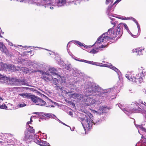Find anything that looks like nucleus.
<instances>
[{"label": "nucleus", "mask_w": 146, "mask_h": 146, "mask_svg": "<svg viewBox=\"0 0 146 146\" xmlns=\"http://www.w3.org/2000/svg\"><path fill=\"white\" fill-rule=\"evenodd\" d=\"M85 88L86 89V94L84 96H82V95L76 93L69 94V98L79 100H82L85 102H88L89 103L87 104V105L90 106L95 104L96 99L103 98L110 92L115 94L119 91V87L117 86L105 90H102L98 86H96L90 82L86 83Z\"/></svg>", "instance_id": "1"}, {"label": "nucleus", "mask_w": 146, "mask_h": 146, "mask_svg": "<svg viewBox=\"0 0 146 146\" xmlns=\"http://www.w3.org/2000/svg\"><path fill=\"white\" fill-rule=\"evenodd\" d=\"M123 27L127 31H129L127 25L122 23H120L113 31L112 29H110L108 32L103 33L98 38L95 44L96 45L98 46V47L91 51L90 52L94 53L98 52L100 50H102V48L106 47V46L104 45L103 43L106 42L107 40L115 37H117V38L120 37L123 34Z\"/></svg>", "instance_id": "2"}, {"label": "nucleus", "mask_w": 146, "mask_h": 146, "mask_svg": "<svg viewBox=\"0 0 146 146\" xmlns=\"http://www.w3.org/2000/svg\"><path fill=\"white\" fill-rule=\"evenodd\" d=\"M48 70V73L43 72L39 70H36L35 72H40L43 75L45 76L42 77V79L47 82L52 80V82L54 84H55L59 88H60L61 86H59V84L57 83L58 80H61L62 83H63V82L65 83L66 80L65 77H61L60 76H59L58 74V72L54 68H51L49 69Z\"/></svg>", "instance_id": "3"}, {"label": "nucleus", "mask_w": 146, "mask_h": 146, "mask_svg": "<svg viewBox=\"0 0 146 146\" xmlns=\"http://www.w3.org/2000/svg\"><path fill=\"white\" fill-rule=\"evenodd\" d=\"M146 75V72L145 68L140 67L138 68V71L135 72H128L125 75L126 78L130 81L133 83L139 82L141 83L143 82L145 76Z\"/></svg>", "instance_id": "4"}, {"label": "nucleus", "mask_w": 146, "mask_h": 146, "mask_svg": "<svg viewBox=\"0 0 146 146\" xmlns=\"http://www.w3.org/2000/svg\"><path fill=\"white\" fill-rule=\"evenodd\" d=\"M91 114L90 113L89 115H85V117L80 119L81 123L85 130L89 129L91 128L93 124L97 125L99 124L101 121L104 120L105 118V116H102L100 119H97L96 121L92 120L90 116Z\"/></svg>", "instance_id": "5"}, {"label": "nucleus", "mask_w": 146, "mask_h": 146, "mask_svg": "<svg viewBox=\"0 0 146 146\" xmlns=\"http://www.w3.org/2000/svg\"><path fill=\"white\" fill-rule=\"evenodd\" d=\"M16 70L13 64L7 65L6 64L3 63L1 62L0 63V70H6V71H14ZM12 80L8 78L7 77L0 74V83H6L10 84H13V83H11Z\"/></svg>", "instance_id": "6"}, {"label": "nucleus", "mask_w": 146, "mask_h": 146, "mask_svg": "<svg viewBox=\"0 0 146 146\" xmlns=\"http://www.w3.org/2000/svg\"><path fill=\"white\" fill-rule=\"evenodd\" d=\"M117 105L127 115L132 113H139L141 110V108L139 106V104L136 102H133L130 107L128 108H125L120 104H117L116 106Z\"/></svg>", "instance_id": "7"}, {"label": "nucleus", "mask_w": 146, "mask_h": 146, "mask_svg": "<svg viewBox=\"0 0 146 146\" xmlns=\"http://www.w3.org/2000/svg\"><path fill=\"white\" fill-rule=\"evenodd\" d=\"M35 133V130L33 127L29 125L25 132V137L26 140L29 141V140L32 141V140H33V141L36 143L35 141L36 139L38 140L40 143H43V141L41 142L38 136H37Z\"/></svg>", "instance_id": "8"}, {"label": "nucleus", "mask_w": 146, "mask_h": 146, "mask_svg": "<svg viewBox=\"0 0 146 146\" xmlns=\"http://www.w3.org/2000/svg\"><path fill=\"white\" fill-rule=\"evenodd\" d=\"M80 61L85 63L96 65L97 66L108 68L114 70L116 72L118 76V78L119 80H121L122 79L121 74L120 71L115 67L112 66L111 64H102L101 63H97L93 61H89L87 60H80Z\"/></svg>", "instance_id": "9"}, {"label": "nucleus", "mask_w": 146, "mask_h": 146, "mask_svg": "<svg viewBox=\"0 0 146 146\" xmlns=\"http://www.w3.org/2000/svg\"><path fill=\"white\" fill-rule=\"evenodd\" d=\"M54 55H56V57L57 56V57H56V59L60 65L61 67H64L66 69L69 70L71 75L74 76L76 75V74L78 72L76 68H72L70 64H65L63 61L61 60L60 56L57 54H55Z\"/></svg>", "instance_id": "10"}, {"label": "nucleus", "mask_w": 146, "mask_h": 146, "mask_svg": "<svg viewBox=\"0 0 146 146\" xmlns=\"http://www.w3.org/2000/svg\"><path fill=\"white\" fill-rule=\"evenodd\" d=\"M72 42H73V43H74V44H76V45H77V46H79V47H81L83 49H84V48H86V49H88V48H91L92 47V46H95V47L92 49V50H86V51H87L88 52H89V53H92V54H96V53H91L90 52V51L94 49H95L97 47H98V46H97V45H96L95 44V43H95L93 44V45L92 46H86V45L84 44H83V43H81V42H80L79 41H77V40H73L72 41ZM98 52H97L98 53Z\"/></svg>", "instance_id": "11"}, {"label": "nucleus", "mask_w": 146, "mask_h": 146, "mask_svg": "<svg viewBox=\"0 0 146 146\" xmlns=\"http://www.w3.org/2000/svg\"><path fill=\"white\" fill-rule=\"evenodd\" d=\"M30 99L34 103L36 104V105L42 106L45 105L46 103L44 101L34 95H31Z\"/></svg>", "instance_id": "12"}, {"label": "nucleus", "mask_w": 146, "mask_h": 146, "mask_svg": "<svg viewBox=\"0 0 146 146\" xmlns=\"http://www.w3.org/2000/svg\"><path fill=\"white\" fill-rule=\"evenodd\" d=\"M113 0H106L105 3L106 5H108L110 4V5L108 6V9H107V13L108 15L109 16L110 15V13L113 11H114V8L113 7V6H114V7H115L116 6V4H116L114 5H113V4H111L112 3H113Z\"/></svg>", "instance_id": "13"}, {"label": "nucleus", "mask_w": 146, "mask_h": 146, "mask_svg": "<svg viewBox=\"0 0 146 146\" xmlns=\"http://www.w3.org/2000/svg\"><path fill=\"white\" fill-rule=\"evenodd\" d=\"M106 108V107H104L103 106H100L97 111L93 110L92 111L94 114H95L96 115H97L98 117L99 116L101 115V114L105 112V110Z\"/></svg>", "instance_id": "14"}, {"label": "nucleus", "mask_w": 146, "mask_h": 146, "mask_svg": "<svg viewBox=\"0 0 146 146\" xmlns=\"http://www.w3.org/2000/svg\"><path fill=\"white\" fill-rule=\"evenodd\" d=\"M34 114H37L39 117H48L49 118H54L55 115L52 113H48L43 112H35L33 113Z\"/></svg>", "instance_id": "15"}, {"label": "nucleus", "mask_w": 146, "mask_h": 146, "mask_svg": "<svg viewBox=\"0 0 146 146\" xmlns=\"http://www.w3.org/2000/svg\"><path fill=\"white\" fill-rule=\"evenodd\" d=\"M144 50V48L143 47H139L132 50L133 52H135L138 55H140L142 54L143 51Z\"/></svg>", "instance_id": "16"}, {"label": "nucleus", "mask_w": 146, "mask_h": 146, "mask_svg": "<svg viewBox=\"0 0 146 146\" xmlns=\"http://www.w3.org/2000/svg\"><path fill=\"white\" fill-rule=\"evenodd\" d=\"M146 139L142 137L141 139L136 144L135 146H146Z\"/></svg>", "instance_id": "17"}, {"label": "nucleus", "mask_w": 146, "mask_h": 146, "mask_svg": "<svg viewBox=\"0 0 146 146\" xmlns=\"http://www.w3.org/2000/svg\"><path fill=\"white\" fill-rule=\"evenodd\" d=\"M0 50H1L2 52L4 53L5 54H7V53L8 51L7 48L1 42H0Z\"/></svg>", "instance_id": "18"}, {"label": "nucleus", "mask_w": 146, "mask_h": 146, "mask_svg": "<svg viewBox=\"0 0 146 146\" xmlns=\"http://www.w3.org/2000/svg\"><path fill=\"white\" fill-rule=\"evenodd\" d=\"M111 13V12L110 13V15L109 16L108 15V16L110 18V19L111 20V21H110L112 25H113V28H112V31H113V30L115 29H114V27L115 26L116 23V21H114L115 19L114 18L111 17H113V16L112 15V14Z\"/></svg>", "instance_id": "19"}, {"label": "nucleus", "mask_w": 146, "mask_h": 146, "mask_svg": "<svg viewBox=\"0 0 146 146\" xmlns=\"http://www.w3.org/2000/svg\"><path fill=\"white\" fill-rule=\"evenodd\" d=\"M65 78L66 79V82L65 83H64L63 82V83H62V82L61 81V80H58V82H57V83L59 84V86H61V88H59L58 87V86H57L56 85H55V84H54V85H55L56 86H55V87H57L58 89H60L61 90V91H62V90H63V88H64L63 87V85H66V80H67V78L66 77H65Z\"/></svg>", "instance_id": "20"}, {"label": "nucleus", "mask_w": 146, "mask_h": 146, "mask_svg": "<svg viewBox=\"0 0 146 146\" xmlns=\"http://www.w3.org/2000/svg\"><path fill=\"white\" fill-rule=\"evenodd\" d=\"M19 95L22 96L23 98L30 99L31 94L28 93H23L19 94Z\"/></svg>", "instance_id": "21"}, {"label": "nucleus", "mask_w": 146, "mask_h": 146, "mask_svg": "<svg viewBox=\"0 0 146 146\" xmlns=\"http://www.w3.org/2000/svg\"><path fill=\"white\" fill-rule=\"evenodd\" d=\"M44 2L42 3H41L40 4L38 3H37L36 5H37L38 6H41V5H50L51 3H50V0H42Z\"/></svg>", "instance_id": "22"}, {"label": "nucleus", "mask_w": 146, "mask_h": 146, "mask_svg": "<svg viewBox=\"0 0 146 146\" xmlns=\"http://www.w3.org/2000/svg\"><path fill=\"white\" fill-rule=\"evenodd\" d=\"M35 141L36 143V144L41 146H50L49 143L46 141H43V143H40L39 141L37 140L36 139Z\"/></svg>", "instance_id": "23"}, {"label": "nucleus", "mask_w": 146, "mask_h": 146, "mask_svg": "<svg viewBox=\"0 0 146 146\" xmlns=\"http://www.w3.org/2000/svg\"><path fill=\"white\" fill-rule=\"evenodd\" d=\"M66 0H57L56 2V5L58 7L61 6L66 3Z\"/></svg>", "instance_id": "24"}, {"label": "nucleus", "mask_w": 146, "mask_h": 146, "mask_svg": "<svg viewBox=\"0 0 146 146\" xmlns=\"http://www.w3.org/2000/svg\"><path fill=\"white\" fill-rule=\"evenodd\" d=\"M131 19L136 24L138 29V33H140V28L139 24L135 19L132 18H131Z\"/></svg>", "instance_id": "25"}, {"label": "nucleus", "mask_w": 146, "mask_h": 146, "mask_svg": "<svg viewBox=\"0 0 146 146\" xmlns=\"http://www.w3.org/2000/svg\"><path fill=\"white\" fill-rule=\"evenodd\" d=\"M117 18H118L119 19L123 20H127L128 19H129L128 17L126 18L125 17L122 16H119L118 17H116Z\"/></svg>", "instance_id": "26"}, {"label": "nucleus", "mask_w": 146, "mask_h": 146, "mask_svg": "<svg viewBox=\"0 0 146 146\" xmlns=\"http://www.w3.org/2000/svg\"><path fill=\"white\" fill-rule=\"evenodd\" d=\"M26 106V105L24 103H22L21 104H19L18 106V107L20 108H22L25 107Z\"/></svg>", "instance_id": "27"}, {"label": "nucleus", "mask_w": 146, "mask_h": 146, "mask_svg": "<svg viewBox=\"0 0 146 146\" xmlns=\"http://www.w3.org/2000/svg\"><path fill=\"white\" fill-rule=\"evenodd\" d=\"M7 108V107L5 104L2 105L0 106V108L2 109H6Z\"/></svg>", "instance_id": "28"}, {"label": "nucleus", "mask_w": 146, "mask_h": 146, "mask_svg": "<svg viewBox=\"0 0 146 146\" xmlns=\"http://www.w3.org/2000/svg\"><path fill=\"white\" fill-rule=\"evenodd\" d=\"M139 102L142 104L144 105L145 106H146V103L145 102H143L142 100H139Z\"/></svg>", "instance_id": "29"}, {"label": "nucleus", "mask_w": 146, "mask_h": 146, "mask_svg": "<svg viewBox=\"0 0 146 146\" xmlns=\"http://www.w3.org/2000/svg\"><path fill=\"white\" fill-rule=\"evenodd\" d=\"M37 115V116H36V118H38V117H40L39 119V121H41V120L43 119H44V117H42V116L41 117L40 116V117H39L38 114H36Z\"/></svg>", "instance_id": "30"}, {"label": "nucleus", "mask_w": 146, "mask_h": 146, "mask_svg": "<svg viewBox=\"0 0 146 146\" xmlns=\"http://www.w3.org/2000/svg\"><path fill=\"white\" fill-rule=\"evenodd\" d=\"M36 66L35 67L36 68H38V67H41L42 66V64H37L35 65Z\"/></svg>", "instance_id": "31"}, {"label": "nucleus", "mask_w": 146, "mask_h": 146, "mask_svg": "<svg viewBox=\"0 0 146 146\" xmlns=\"http://www.w3.org/2000/svg\"><path fill=\"white\" fill-rule=\"evenodd\" d=\"M121 0H117L114 3H113V5H114L116 4H117L120 2Z\"/></svg>", "instance_id": "32"}, {"label": "nucleus", "mask_w": 146, "mask_h": 146, "mask_svg": "<svg viewBox=\"0 0 146 146\" xmlns=\"http://www.w3.org/2000/svg\"><path fill=\"white\" fill-rule=\"evenodd\" d=\"M54 119H55L56 120L58 121L60 123L61 122V121L58 118H57V117L55 115V117H54Z\"/></svg>", "instance_id": "33"}, {"label": "nucleus", "mask_w": 146, "mask_h": 146, "mask_svg": "<svg viewBox=\"0 0 146 146\" xmlns=\"http://www.w3.org/2000/svg\"><path fill=\"white\" fill-rule=\"evenodd\" d=\"M37 62H36L34 61L33 62H32V64H31V65H34V64H37Z\"/></svg>", "instance_id": "34"}, {"label": "nucleus", "mask_w": 146, "mask_h": 146, "mask_svg": "<svg viewBox=\"0 0 146 146\" xmlns=\"http://www.w3.org/2000/svg\"><path fill=\"white\" fill-rule=\"evenodd\" d=\"M68 114L71 116H72L73 113L72 111H70L68 112Z\"/></svg>", "instance_id": "35"}, {"label": "nucleus", "mask_w": 146, "mask_h": 146, "mask_svg": "<svg viewBox=\"0 0 146 146\" xmlns=\"http://www.w3.org/2000/svg\"><path fill=\"white\" fill-rule=\"evenodd\" d=\"M36 116H34V115H33L31 117V119H30V121L31 122H32V118H33V117H36Z\"/></svg>", "instance_id": "36"}, {"label": "nucleus", "mask_w": 146, "mask_h": 146, "mask_svg": "<svg viewBox=\"0 0 146 146\" xmlns=\"http://www.w3.org/2000/svg\"><path fill=\"white\" fill-rule=\"evenodd\" d=\"M64 93H65L66 94H68V93H70V92L69 91L68 92L67 91H65L64 90Z\"/></svg>", "instance_id": "37"}, {"label": "nucleus", "mask_w": 146, "mask_h": 146, "mask_svg": "<svg viewBox=\"0 0 146 146\" xmlns=\"http://www.w3.org/2000/svg\"><path fill=\"white\" fill-rule=\"evenodd\" d=\"M60 123L63 124V125H65L66 126H68V127H70L69 126L67 125L65 123H63V122H62V121H61V122H60Z\"/></svg>", "instance_id": "38"}, {"label": "nucleus", "mask_w": 146, "mask_h": 146, "mask_svg": "<svg viewBox=\"0 0 146 146\" xmlns=\"http://www.w3.org/2000/svg\"><path fill=\"white\" fill-rule=\"evenodd\" d=\"M75 59L77 61H80V62H82V61H80V60H82V59H80V60H77V59Z\"/></svg>", "instance_id": "39"}, {"label": "nucleus", "mask_w": 146, "mask_h": 146, "mask_svg": "<svg viewBox=\"0 0 146 146\" xmlns=\"http://www.w3.org/2000/svg\"><path fill=\"white\" fill-rule=\"evenodd\" d=\"M31 121H28L27 123V124H28V126L29 125V124H31Z\"/></svg>", "instance_id": "40"}, {"label": "nucleus", "mask_w": 146, "mask_h": 146, "mask_svg": "<svg viewBox=\"0 0 146 146\" xmlns=\"http://www.w3.org/2000/svg\"><path fill=\"white\" fill-rule=\"evenodd\" d=\"M31 52H32V51H29L28 52H25V53L26 54V53H29V52L31 53Z\"/></svg>", "instance_id": "41"}, {"label": "nucleus", "mask_w": 146, "mask_h": 146, "mask_svg": "<svg viewBox=\"0 0 146 146\" xmlns=\"http://www.w3.org/2000/svg\"><path fill=\"white\" fill-rule=\"evenodd\" d=\"M50 9H53V8H53V7H50Z\"/></svg>", "instance_id": "42"}, {"label": "nucleus", "mask_w": 146, "mask_h": 146, "mask_svg": "<svg viewBox=\"0 0 146 146\" xmlns=\"http://www.w3.org/2000/svg\"><path fill=\"white\" fill-rule=\"evenodd\" d=\"M69 43H68V44H67V50L68 49V46Z\"/></svg>", "instance_id": "43"}, {"label": "nucleus", "mask_w": 146, "mask_h": 146, "mask_svg": "<svg viewBox=\"0 0 146 146\" xmlns=\"http://www.w3.org/2000/svg\"><path fill=\"white\" fill-rule=\"evenodd\" d=\"M131 35L132 36L134 37V36H135V35H133L132 34H131Z\"/></svg>", "instance_id": "44"}, {"label": "nucleus", "mask_w": 146, "mask_h": 146, "mask_svg": "<svg viewBox=\"0 0 146 146\" xmlns=\"http://www.w3.org/2000/svg\"><path fill=\"white\" fill-rule=\"evenodd\" d=\"M0 37H2V36L1 35L0 33Z\"/></svg>", "instance_id": "45"}, {"label": "nucleus", "mask_w": 146, "mask_h": 146, "mask_svg": "<svg viewBox=\"0 0 146 146\" xmlns=\"http://www.w3.org/2000/svg\"><path fill=\"white\" fill-rule=\"evenodd\" d=\"M11 44H10V45H12V43H11Z\"/></svg>", "instance_id": "46"}, {"label": "nucleus", "mask_w": 146, "mask_h": 146, "mask_svg": "<svg viewBox=\"0 0 146 146\" xmlns=\"http://www.w3.org/2000/svg\"><path fill=\"white\" fill-rule=\"evenodd\" d=\"M49 54H50V55H51V53H49Z\"/></svg>", "instance_id": "47"}, {"label": "nucleus", "mask_w": 146, "mask_h": 146, "mask_svg": "<svg viewBox=\"0 0 146 146\" xmlns=\"http://www.w3.org/2000/svg\"><path fill=\"white\" fill-rule=\"evenodd\" d=\"M51 107H54V106H51Z\"/></svg>", "instance_id": "48"}, {"label": "nucleus", "mask_w": 146, "mask_h": 146, "mask_svg": "<svg viewBox=\"0 0 146 146\" xmlns=\"http://www.w3.org/2000/svg\"><path fill=\"white\" fill-rule=\"evenodd\" d=\"M70 129L71 130V131H72V130H71V127H70Z\"/></svg>", "instance_id": "49"}, {"label": "nucleus", "mask_w": 146, "mask_h": 146, "mask_svg": "<svg viewBox=\"0 0 146 146\" xmlns=\"http://www.w3.org/2000/svg\"><path fill=\"white\" fill-rule=\"evenodd\" d=\"M74 71H72V72H74Z\"/></svg>", "instance_id": "50"}, {"label": "nucleus", "mask_w": 146, "mask_h": 146, "mask_svg": "<svg viewBox=\"0 0 146 146\" xmlns=\"http://www.w3.org/2000/svg\"><path fill=\"white\" fill-rule=\"evenodd\" d=\"M113 99V98H111V99Z\"/></svg>", "instance_id": "51"}, {"label": "nucleus", "mask_w": 146, "mask_h": 146, "mask_svg": "<svg viewBox=\"0 0 146 146\" xmlns=\"http://www.w3.org/2000/svg\"><path fill=\"white\" fill-rule=\"evenodd\" d=\"M135 121H134V123H135Z\"/></svg>", "instance_id": "52"}, {"label": "nucleus", "mask_w": 146, "mask_h": 146, "mask_svg": "<svg viewBox=\"0 0 146 146\" xmlns=\"http://www.w3.org/2000/svg\"><path fill=\"white\" fill-rule=\"evenodd\" d=\"M26 47H27V46H25V48Z\"/></svg>", "instance_id": "53"}, {"label": "nucleus", "mask_w": 146, "mask_h": 146, "mask_svg": "<svg viewBox=\"0 0 146 146\" xmlns=\"http://www.w3.org/2000/svg\"><path fill=\"white\" fill-rule=\"evenodd\" d=\"M145 94H146V91L145 92Z\"/></svg>", "instance_id": "54"}, {"label": "nucleus", "mask_w": 146, "mask_h": 146, "mask_svg": "<svg viewBox=\"0 0 146 146\" xmlns=\"http://www.w3.org/2000/svg\"><path fill=\"white\" fill-rule=\"evenodd\" d=\"M28 47H30V46H29Z\"/></svg>", "instance_id": "55"}]
</instances>
